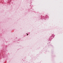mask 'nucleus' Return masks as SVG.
Masks as SVG:
<instances>
[{
  "label": "nucleus",
  "instance_id": "1",
  "mask_svg": "<svg viewBox=\"0 0 63 63\" xmlns=\"http://www.w3.org/2000/svg\"><path fill=\"white\" fill-rule=\"evenodd\" d=\"M27 36H28V33H27Z\"/></svg>",
  "mask_w": 63,
  "mask_h": 63
}]
</instances>
